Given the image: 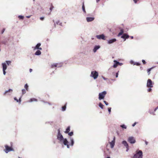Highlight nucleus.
Wrapping results in <instances>:
<instances>
[{"label": "nucleus", "mask_w": 158, "mask_h": 158, "mask_svg": "<svg viewBox=\"0 0 158 158\" xmlns=\"http://www.w3.org/2000/svg\"><path fill=\"white\" fill-rule=\"evenodd\" d=\"M5 148L4 149V151L6 153H8L9 152L14 151V149L13 148V143H11L10 147L7 145H5Z\"/></svg>", "instance_id": "1"}, {"label": "nucleus", "mask_w": 158, "mask_h": 158, "mask_svg": "<svg viewBox=\"0 0 158 158\" xmlns=\"http://www.w3.org/2000/svg\"><path fill=\"white\" fill-rule=\"evenodd\" d=\"M143 153L141 150H139V152L134 156V158H142Z\"/></svg>", "instance_id": "2"}, {"label": "nucleus", "mask_w": 158, "mask_h": 158, "mask_svg": "<svg viewBox=\"0 0 158 158\" xmlns=\"http://www.w3.org/2000/svg\"><path fill=\"white\" fill-rule=\"evenodd\" d=\"M106 91H104L99 94L98 99L99 100L103 99L106 95Z\"/></svg>", "instance_id": "3"}, {"label": "nucleus", "mask_w": 158, "mask_h": 158, "mask_svg": "<svg viewBox=\"0 0 158 158\" xmlns=\"http://www.w3.org/2000/svg\"><path fill=\"white\" fill-rule=\"evenodd\" d=\"M58 133L57 138L60 142H62L64 139V138L62 135L60 133V131L59 129L58 130Z\"/></svg>", "instance_id": "4"}, {"label": "nucleus", "mask_w": 158, "mask_h": 158, "mask_svg": "<svg viewBox=\"0 0 158 158\" xmlns=\"http://www.w3.org/2000/svg\"><path fill=\"white\" fill-rule=\"evenodd\" d=\"M98 76V72L96 71H92L91 73V76L94 78V79H96L97 78Z\"/></svg>", "instance_id": "5"}, {"label": "nucleus", "mask_w": 158, "mask_h": 158, "mask_svg": "<svg viewBox=\"0 0 158 158\" xmlns=\"http://www.w3.org/2000/svg\"><path fill=\"white\" fill-rule=\"evenodd\" d=\"M153 83L150 79H148L147 81V86L148 87L152 88L153 87Z\"/></svg>", "instance_id": "6"}, {"label": "nucleus", "mask_w": 158, "mask_h": 158, "mask_svg": "<svg viewBox=\"0 0 158 158\" xmlns=\"http://www.w3.org/2000/svg\"><path fill=\"white\" fill-rule=\"evenodd\" d=\"M128 141L131 143H134L136 141L133 137H130L128 138Z\"/></svg>", "instance_id": "7"}, {"label": "nucleus", "mask_w": 158, "mask_h": 158, "mask_svg": "<svg viewBox=\"0 0 158 158\" xmlns=\"http://www.w3.org/2000/svg\"><path fill=\"white\" fill-rule=\"evenodd\" d=\"M3 67V74L5 75L6 74L5 70L7 69V65L6 63H3L2 64Z\"/></svg>", "instance_id": "8"}, {"label": "nucleus", "mask_w": 158, "mask_h": 158, "mask_svg": "<svg viewBox=\"0 0 158 158\" xmlns=\"http://www.w3.org/2000/svg\"><path fill=\"white\" fill-rule=\"evenodd\" d=\"M62 141H63L64 144V145L67 146L68 148H69V145L68 144L69 142L66 139H64Z\"/></svg>", "instance_id": "9"}, {"label": "nucleus", "mask_w": 158, "mask_h": 158, "mask_svg": "<svg viewBox=\"0 0 158 158\" xmlns=\"http://www.w3.org/2000/svg\"><path fill=\"white\" fill-rule=\"evenodd\" d=\"M96 36L97 38L98 39H102L103 40H105V36L103 34L99 35H97Z\"/></svg>", "instance_id": "10"}, {"label": "nucleus", "mask_w": 158, "mask_h": 158, "mask_svg": "<svg viewBox=\"0 0 158 158\" xmlns=\"http://www.w3.org/2000/svg\"><path fill=\"white\" fill-rule=\"evenodd\" d=\"M115 140V137H114V139H113V140H112L111 141V142H110V147L111 148H113L114 145Z\"/></svg>", "instance_id": "11"}, {"label": "nucleus", "mask_w": 158, "mask_h": 158, "mask_svg": "<svg viewBox=\"0 0 158 158\" xmlns=\"http://www.w3.org/2000/svg\"><path fill=\"white\" fill-rule=\"evenodd\" d=\"M122 143L127 148V151L129 150V146L127 142L125 141H123L122 142Z\"/></svg>", "instance_id": "12"}, {"label": "nucleus", "mask_w": 158, "mask_h": 158, "mask_svg": "<svg viewBox=\"0 0 158 158\" xmlns=\"http://www.w3.org/2000/svg\"><path fill=\"white\" fill-rule=\"evenodd\" d=\"M121 38L124 39V41L126 40V39L128 38L129 36L127 34H123V35L121 36Z\"/></svg>", "instance_id": "13"}, {"label": "nucleus", "mask_w": 158, "mask_h": 158, "mask_svg": "<svg viewBox=\"0 0 158 158\" xmlns=\"http://www.w3.org/2000/svg\"><path fill=\"white\" fill-rule=\"evenodd\" d=\"M41 44L40 43H38V44L34 48V49L35 50L36 49H39L40 50H42V48H40L39 47L40 46Z\"/></svg>", "instance_id": "14"}, {"label": "nucleus", "mask_w": 158, "mask_h": 158, "mask_svg": "<svg viewBox=\"0 0 158 158\" xmlns=\"http://www.w3.org/2000/svg\"><path fill=\"white\" fill-rule=\"evenodd\" d=\"M94 18L91 17H87L86 18V20L88 22L92 21L94 20Z\"/></svg>", "instance_id": "15"}, {"label": "nucleus", "mask_w": 158, "mask_h": 158, "mask_svg": "<svg viewBox=\"0 0 158 158\" xmlns=\"http://www.w3.org/2000/svg\"><path fill=\"white\" fill-rule=\"evenodd\" d=\"M114 62L115 63L113 65V67L114 68H116L117 66L118 65L120 64V63L118 62L116 60H114Z\"/></svg>", "instance_id": "16"}, {"label": "nucleus", "mask_w": 158, "mask_h": 158, "mask_svg": "<svg viewBox=\"0 0 158 158\" xmlns=\"http://www.w3.org/2000/svg\"><path fill=\"white\" fill-rule=\"evenodd\" d=\"M116 40L115 39H113L108 41V43L109 44H112L116 41Z\"/></svg>", "instance_id": "17"}, {"label": "nucleus", "mask_w": 158, "mask_h": 158, "mask_svg": "<svg viewBox=\"0 0 158 158\" xmlns=\"http://www.w3.org/2000/svg\"><path fill=\"white\" fill-rule=\"evenodd\" d=\"M100 47L99 46H96L94 49H93V51L94 52H96L97 50L98 49L100 48Z\"/></svg>", "instance_id": "18"}, {"label": "nucleus", "mask_w": 158, "mask_h": 158, "mask_svg": "<svg viewBox=\"0 0 158 158\" xmlns=\"http://www.w3.org/2000/svg\"><path fill=\"white\" fill-rule=\"evenodd\" d=\"M13 91L12 89H9L8 90L6 91L4 93V95H6L7 93L9 92H12Z\"/></svg>", "instance_id": "19"}, {"label": "nucleus", "mask_w": 158, "mask_h": 158, "mask_svg": "<svg viewBox=\"0 0 158 158\" xmlns=\"http://www.w3.org/2000/svg\"><path fill=\"white\" fill-rule=\"evenodd\" d=\"M37 101V100L35 98H32L30 99L29 101V102H31L33 101H35L36 102Z\"/></svg>", "instance_id": "20"}, {"label": "nucleus", "mask_w": 158, "mask_h": 158, "mask_svg": "<svg viewBox=\"0 0 158 158\" xmlns=\"http://www.w3.org/2000/svg\"><path fill=\"white\" fill-rule=\"evenodd\" d=\"M70 131V127L68 126L67 128L66 131H65V133H68Z\"/></svg>", "instance_id": "21"}, {"label": "nucleus", "mask_w": 158, "mask_h": 158, "mask_svg": "<svg viewBox=\"0 0 158 158\" xmlns=\"http://www.w3.org/2000/svg\"><path fill=\"white\" fill-rule=\"evenodd\" d=\"M41 54V52L40 50L37 51L35 53V54L36 55H39Z\"/></svg>", "instance_id": "22"}, {"label": "nucleus", "mask_w": 158, "mask_h": 158, "mask_svg": "<svg viewBox=\"0 0 158 158\" xmlns=\"http://www.w3.org/2000/svg\"><path fill=\"white\" fill-rule=\"evenodd\" d=\"M57 64H52L51 65V68H53L54 67H56L57 66Z\"/></svg>", "instance_id": "23"}, {"label": "nucleus", "mask_w": 158, "mask_h": 158, "mask_svg": "<svg viewBox=\"0 0 158 158\" xmlns=\"http://www.w3.org/2000/svg\"><path fill=\"white\" fill-rule=\"evenodd\" d=\"M123 33V30L122 29L120 30V32L118 33V36H120L121 35H122Z\"/></svg>", "instance_id": "24"}, {"label": "nucleus", "mask_w": 158, "mask_h": 158, "mask_svg": "<svg viewBox=\"0 0 158 158\" xmlns=\"http://www.w3.org/2000/svg\"><path fill=\"white\" fill-rule=\"evenodd\" d=\"M82 10H83V11H84V12H85V13L86 12V11H85V6H84V3H83V5H82Z\"/></svg>", "instance_id": "25"}, {"label": "nucleus", "mask_w": 158, "mask_h": 158, "mask_svg": "<svg viewBox=\"0 0 158 158\" xmlns=\"http://www.w3.org/2000/svg\"><path fill=\"white\" fill-rule=\"evenodd\" d=\"M67 103H66L65 105L62 107V110L63 111H64L66 108V105Z\"/></svg>", "instance_id": "26"}, {"label": "nucleus", "mask_w": 158, "mask_h": 158, "mask_svg": "<svg viewBox=\"0 0 158 158\" xmlns=\"http://www.w3.org/2000/svg\"><path fill=\"white\" fill-rule=\"evenodd\" d=\"M99 106L102 109H103L104 105L101 103L100 102L99 103Z\"/></svg>", "instance_id": "27"}, {"label": "nucleus", "mask_w": 158, "mask_h": 158, "mask_svg": "<svg viewBox=\"0 0 158 158\" xmlns=\"http://www.w3.org/2000/svg\"><path fill=\"white\" fill-rule=\"evenodd\" d=\"M28 86L27 84L25 85L24 87L27 91H28Z\"/></svg>", "instance_id": "28"}, {"label": "nucleus", "mask_w": 158, "mask_h": 158, "mask_svg": "<svg viewBox=\"0 0 158 158\" xmlns=\"http://www.w3.org/2000/svg\"><path fill=\"white\" fill-rule=\"evenodd\" d=\"M6 63L8 65L10 64L11 63V61H6Z\"/></svg>", "instance_id": "29"}, {"label": "nucleus", "mask_w": 158, "mask_h": 158, "mask_svg": "<svg viewBox=\"0 0 158 158\" xmlns=\"http://www.w3.org/2000/svg\"><path fill=\"white\" fill-rule=\"evenodd\" d=\"M152 69V68H151L150 69H149L147 70L148 73V75H149L150 74V71Z\"/></svg>", "instance_id": "30"}, {"label": "nucleus", "mask_w": 158, "mask_h": 158, "mask_svg": "<svg viewBox=\"0 0 158 158\" xmlns=\"http://www.w3.org/2000/svg\"><path fill=\"white\" fill-rule=\"evenodd\" d=\"M71 145L72 146L74 144V142L73 139H71Z\"/></svg>", "instance_id": "31"}, {"label": "nucleus", "mask_w": 158, "mask_h": 158, "mask_svg": "<svg viewBox=\"0 0 158 158\" xmlns=\"http://www.w3.org/2000/svg\"><path fill=\"white\" fill-rule=\"evenodd\" d=\"M18 18L20 19H23L24 18V17L22 15H19Z\"/></svg>", "instance_id": "32"}, {"label": "nucleus", "mask_w": 158, "mask_h": 158, "mask_svg": "<svg viewBox=\"0 0 158 158\" xmlns=\"http://www.w3.org/2000/svg\"><path fill=\"white\" fill-rule=\"evenodd\" d=\"M68 135L70 136H72L73 135V132H69Z\"/></svg>", "instance_id": "33"}, {"label": "nucleus", "mask_w": 158, "mask_h": 158, "mask_svg": "<svg viewBox=\"0 0 158 158\" xmlns=\"http://www.w3.org/2000/svg\"><path fill=\"white\" fill-rule=\"evenodd\" d=\"M54 8V6H53L52 4L51 5V6L50 8V12H51L52 10V9H53V8Z\"/></svg>", "instance_id": "34"}, {"label": "nucleus", "mask_w": 158, "mask_h": 158, "mask_svg": "<svg viewBox=\"0 0 158 158\" xmlns=\"http://www.w3.org/2000/svg\"><path fill=\"white\" fill-rule=\"evenodd\" d=\"M121 127L123 128L126 129L127 128L126 126L124 125H121Z\"/></svg>", "instance_id": "35"}, {"label": "nucleus", "mask_w": 158, "mask_h": 158, "mask_svg": "<svg viewBox=\"0 0 158 158\" xmlns=\"http://www.w3.org/2000/svg\"><path fill=\"white\" fill-rule=\"evenodd\" d=\"M22 94H24L26 93V90L25 89H23L22 90Z\"/></svg>", "instance_id": "36"}, {"label": "nucleus", "mask_w": 158, "mask_h": 158, "mask_svg": "<svg viewBox=\"0 0 158 158\" xmlns=\"http://www.w3.org/2000/svg\"><path fill=\"white\" fill-rule=\"evenodd\" d=\"M111 107H109L108 108V111L109 113L110 114V112H111Z\"/></svg>", "instance_id": "37"}, {"label": "nucleus", "mask_w": 158, "mask_h": 158, "mask_svg": "<svg viewBox=\"0 0 158 158\" xmlns=\"http://www.w3.org/2000/svg\"><path fill=\"white\" fill-rule=\"evenodd\" d=\"M5 29L4 28L2 30V31H1V34H2L5 31Z\"/></svg>", "instance_id": "38"}, {"label": "nucleus", "mask_w": 158, "mask_h": 158, "mask_svg": "<svg viewBox=\"0 0 158 158\" xmlns=\"http://www.w3.org/2000/svg\"><path fill=\"white\" fill-rule=\"evenodd\" d=\"M142 62L144 64H146V62L144 60H142Z\"/></svg>", "instance_id": "39"}, {"label": "nucleus", "mask_w": 158, "mask_h": 158, "mask_svg": "<svg viewBox=\"0 0 158 158\" xmlns=\"http://www.w3.org/2000/svg\"><path fill=\"white\" fill-rule=\"evenodd\" d=\"M151 88H150L149 89H148V92H150L152 91V89H151Z\"/></svg>", "instance_id": "40"}, {"label": "nucleus", "mask_w": 158, "mask_h": 158, "mask_svg": "<svg viewBox=\"0 0 158 158\" xmlns=\"http://www.w3.org/2000/svg\"><path fill=\"white\" fill-rule=\"evenodd\" d=\"M104 103H105V104L106 105H108V103L106 101H103Z\"/></svg>", "instance_id": "41"}, {"label": "nucleus", "mask_w": 158, "mask_h": 158, "mask_svg": "<svg viewBox=\"0 0 158 158\" xmlns=\"http://www.w3.org/2000/svg\"><path fill=\"white\" fill-rule=\"evenodd\" d=\"M135 64L137 66H139L140 65V64L139 63H136Z\"/></svg>", "instance_id": "42"}, {"label": "nucleus", "mask_w": 158, "mask_h": 158, "mask_svg": "<svg viewBox=\"0 0 158 158\" xmlns=\"http://www.w3.org/2000/svg\"><path fill=\"white\" fill-rule=\"evenodd\" d=\"M40 19L41 20H44V17H41L40 18Z\"/></svg>", "instance_id": "43"}, {"label": "nucleus", "mask_w": 158, "mask_h": 158, "mask_svg": "<svg viewBox=\"0 0 158 158\" xmlns=\"http://www.w3.org/2000/svg\"><path fill=\"white\" fill-rule=\"evenodd\" d=\"M135 3H136L138 0H133Z\"/></svg>", "instance_id": "44"}, {"label": "nucleus", "mask_w": 158, "mask_h": 158, "mask_svg": "<svg viewBox=\"0 0 158 158\" xmlns=\"http://www.w3.org/2000/svg\"><path fill=\"white\" fill-rule=\"evenodd\" d=\"M118 73H116V77H118Z\"/></svg>", "instance_id": "45"}, {"label": "nucleus", "mask_w": 158, "mask_h": 158, "mask_svg": "<svg viewBox=\"0 0 158 158\" xmlns=\"http://www.w3.org/2000/svg\"><path fill=\"white\" fill-rule=\"evenodd\" d=\"M136 123H135H135L134 124H132V126L133 127H134V126H135L136 125Z\"/></svg>", "instance_id": "46"}, {"label": "nucleus", "mask_w": 158, "mask_h": 158, "mask_svg": "<svg viewBox=\"0 0 158 158\" xmlns=\"http://www.w3.org/2000/svg\"><path fill=\"white\" fill-rule=\"evenodd\" d=\"M14 99L15 100H16L17 101V102H18V100L16 98H14Z\"/></svg>", "instance_id": "47"}, {"label": "nucleus", "mask_w": 158, "mask_h": 158, "mask_svg": "<svg viewBox=\"0 0 158 158\" xmlns=\"http://www.w3.org/2000/svg\"><path fill=\"white\" fill-rule=\"evenodd\" d=\"M32 71V69H29V71L30 73H31Z\"/></svg>", "instance_id": "48"}, {"label": "nucleus", "mask_w": 158, "mask_h": 158, "mask_svg": "<svg viewBox=\"0 0 158 158\" xmlns=\"http://www.w3.org/2000/svg\"><path fill=\"white\" fill-rule=\"evenodd\" d=\"M157 109H158V106L155 109L154 111H156Z\"/></svg>", "instance_id": "49"}, {"label": "nucleus", "mask_w": 158, "mask_h": 158, "mask_svg": "<svg viewBox=\"0 0 158 158\" xmlns=\"http://www.w3.org/2000/svg\"><path fill=\"white\" fill-rule=\"evenodd\" d=\"M145 144L146 145H147L148 144V143L146 141H145Z\"/></svg>", "instance_id": "50"}, {"label": "nucleus", "mask_w": 158, "mask_h": 158, "mask_svg": "<svg viewBox=\"0 0 158 158\" xmlns=\"http://www.w3.org/2000/svg\"><path fill=\"white\" fill-rule=\"evenodd\" d=\"M30 17V16H27V18H29Z\"/></svg>", "instance_id": "51"}, {"label": "nucleus", "mask_w": 158, "mask_h": 158, "mask_svg": "<svg viewBox=\"0 0 158 158\" xmlns=\"http://www.w3.org/2000/svg\"><path fill=\"white\" fill-rule=\"evenodd\" d=\"M100 1V0H96V2H98L99 1Z\"/></svg>", "instance_id": "52"}, {"label": "nucleus", "mask_w": 158, "mask_h": 158, "mask_svg": "<svg viewBox=\"0 0 158 158\" xmlns=\"http://www.w3.org/2000/svg\"><path fill=\"white\" fill-rule=\"evenodd\" d=\"M131 39H133V36H131Z\"/></svg>", "instance_id": "53"}, {"label": "nucleus", "mask_w": 158, "mask_h": 158, "mask_svg": "<svg viewBox=\"0 0 158 158\" xmlns=\"http://www.w3.org/2000/svg\"><path fill=\"white\" fill-rule=\"evenodd\" d=\"M19 100L20 101H21V98H20L19 99Z\"/></svg>", "instance_id": "54"}, {"label": "nucleus", "mask_w": 158, "mask_h": 158, "mask_svg": "<svg viewBox=\"0 0 158 158\" xmlns=\"http://www.w3.org/2000/svg\"><path fill=\"white\" fill-rule=\"evenodd\" d=\"M19 158H20V157H19Z\"/></svg>", "instance_id": "55"}]
</instances>
